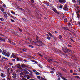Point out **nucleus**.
Here are the masks:
<instances>
[{
	"instance_id": "obj_9",
	"label": "nucleus",
	"mask_w": 80,
	"mask_h": 80,
	"mask_svg": "<svg viewBox=\"0 0 80 80\" xmlns=\"http://www.w3.org/2000/svg\"><path fill=\"white\" fill-rule=\"evenodd\" d=\"M66 51H67V52H72V51H71V50L68 49H66Z\"/></svg>"
},
{
	"instance_id": "obj_38",
	"label": "nucleus",
	"mask_w": 80,
	"mask_h": 80,
	"mask_svg": "<svg viewBox=\"0 0 80 80\" xmlns=\"http://www.w3.org/2000/svg\"><path fill=\"white\" fill-rule=\"evenodd\" d=\"M50 73H54V72L51 71Z\"/></svg>"
},
{
	"instance_id": "obj_7",
	"label": "nucleus",
	"mask_w": 80,
	"mask_h": 80,
	"mask_svg": "<svg viewBox=\"0 0 80 80\" xmlns=\"http://www.w3.org/2000/svg\"><path fill=\"white\" fill-rule=\"evenodd\" d=\"M11 13L13 14V15H15V12H14L13 11H11Z\"/></svg>"
},
{
	"instance_id": "obj_57",
	"label": "nucleus",
	"mask_w": 80,
	"mask_h": 80,
	"mask_svg": "<svg viewBox=\"0 0 80 80\" xmlns=\"http://www.w3.org/2000/svg\"><path fill=\"white\" fill-rule=\"evenodd\" d=\"M11 70L12 72H13V69H11Z\"/></svg>"
},
{
	"instance_id": "obj_5",
	"label": "nucleus",
	"mask_w": 80,
	"mask_h": 80,
	"mask_svg": "<svg viewBox=\"0 0 80 80\" xmlns=\"http://www.w3.org/2000/svg\"><path fill=\"white\" fill-rule=\"evenodd\" d=\"M9 43H10L11 44H12V45H15V43L12 42L11 41H10V40H9Z\"/></svg>"
},
{
	"instance_id": "obj_31",
	"label": "nucleus",
	"mask_w": 80,
	"mask_h": 80,
	"mask_svg": "<svg viewBox=\"0 0 80 80\" xmlns=\"http://www.w3.org/2000/svg\"><path fill=\"white\" fill-rule=\"evenodd\" d=\"M11 21L12 22H15V21H14V20H13V19H11Z\"/></svg>"
},
{
	"instance_id": "obj_4",
	"label": "nucleus",
	"mask_w": 80,
	"mask_h": 80,
	"mask_svg": "<svg viewBox=\"0 0 80 80\" xmlns=\"http://www.w3.org/2000/svg\"><path fill=\"white\" fill-rule=\"evenodd\" d=\"M53 11L54 12H55L56 13H57V14H59L60 13L58 12V11H57V10H56V9L53 10Z\"/></svg>"
},
{
	"instance_id": "obj_23",
	"label": "nucleus",
	"mask_w": 80,
	"mask_h": 80,
	"mask_svg": "<svg viewBox=\"0 0 80 80\" xmlns=\"http://www.w3.org/2000/svg\"><path fill=\"white\" fill-rule=\"evenodd\" d=\"M4 17L5 18H7L8 17V15H7V14H5L4 15Z\"/></svg>"
},
{
	"instance_id": "obj_11",
	"label": "nucleus",
	"mask_w": 80,
	"mask_h": 80,
	"mask_svg": "<svg viewBox=\"0 0 80 80\" xmlns=\"http://www.w3.org/2000/svg\"><path fill=\"white\" fill-rule=\"evenodd\" d=\"M35 74L36 75H39L40 73L38 72H35Z\"/></svg>"
},
{
	"instance_id": "obj_42",
	"label": "nucleus",
	"mask_w": 80,
	"mask_h": 80,
	"mask_svg": "<svg viewBox=\"0 0 80 80\" xmlns=\"http://www.w3.org/2000/svg\"><path fill=\"white\" fill-rule=\"evenodd\" d=\"M51 8H53V9H54V8H55L54 7H53V6H52L51 7Z\"/></svg>"
},
{
	"instance_id": "obj_26",
	"label": "nucleus",
	"mask_w": 80,
	"mask_h": 80,
	"mask_svg": "<svg viewBox=\"0 0 80 80\" xmlns=\"http://www.w3.org/2000/svg\"><path fill=\"white\" fill-rule=\"evenodd\" d=\"M75 78H79V77L78 76H75Z\"/></svg>"
},
{
	"instance_id": "obj_25",
	"label": "nucleus",
	"mask_w": 80,
	"mask_h": 80,
	"mask_svg": "<svg viewBox=\"0 0 80 80\" xmlns=\"http://www.w3.org/2000/svg\"><path fill=\"white\" fill-rule=\"evenodd\" d=\"M67 19H65L64 20V22H67Z\"/></svg>"
},
{
	"instance_id": "obj_15",
	"label": "nucleus",
	"mask_w": 80,
	"mask_h": 80,
	"mask_svg": "<svg viewBox=\"0 0 80 80\" xmlns=\"http://www.w3.org/2000/svg\"><path fill=\"white\" fill-rule=\"evenodd\" d=\"M77 3L78 5H80V1H78V2H77Z\"/></svg>"
},
{
	"instance_id": "obj_55",
	"label": "nucleus",
	"mask_w": 80,
	"mask_h": 80,
	"mask_svg": "<svg viewBox=\"0 0 80 80\" xmlns=\"http://www.w3.org/2000/svg\"><path fill=\"white\" fill-rule=\"evenodd\" d=\"M51 69L52 70H55V69H54V68H51Z\"/></svg>"
},
{
	"instance_id": "obj_14",
	"label": "nucleus",
	"mask_w": 80,
	"mask_h": 80,
	"mask_svg": "<svg viewBox=\"0 0 80 80\" xmlns=\"http://www.w3.org/2000/svg\"><path fill=\"white\" fill-rule=\"evenodd\" d=\"M14 55H15V54H12L11 56V58H12L13 57H14Z\"/></svg>"
},
{
	"instance_id": "obj_39",
	"label": "nucleus",
	"mask_w": 80,
	"mask_h": 80,
	"mask_svg": "<svg viewBox=\"0 0 80 80\" xmlns=\"http://www.w3.org/2000/svg\"><path fill=\"white\" fill-rule=\"evenodd\" d=\"M31 2L32 3H34V0H31Z\"/></svg>"
},
{
	"instance_id": "obj_24",
	"label": "nucleus",
	"mask_w": 80,
	"mask_h": 80,
	"mask_svg": "<svg viewBox=\"0 0 80 80\" xmlns=\"http://www.w3.org/2000/svg\"><path fill=\"white\" fill-rule=\"evenodd\" d=\"M77 17L78 18H80V15L79 14L77 15Z\"/></svg>"
},
{
	"instance_id": "obj_3",
	"label": "nucleus",
	"mask_w": 80,
	"mask_h": 80,
	"mask_svg": "<svg viewBox=\"0 0 80 80\" xmlns=\"http://www.w3.org/2000/svg\"><path fill=\"white\" fill-rule=\"evenodd\" d=\"M0 40H1V41H3V42H5V40L3 38H0Z\"/></svg>"
},
{
	"instance_id": "obj_48",
	"label": "nucleus",
	"mask_w": 80,
	"mask_h": 80,
	"mask_svg": "<svg viewBox=\"0 0 80 80\" xmlns=\"http://www.w3.org/2000/svg\"><path fill=\"white\" fill-rule=\"evenodd\" d=\"M11 17H12V18H14V19L15 18L13 16H11Z\"/></svg>"
},
{
	"instance_id": "obj_28",
	"label": "nucleus",
	"mask_w": 80,
	"mask_h": 80,
	"mask_svg": "<svg viewBox=\"0 0 80 80\" xmlns=\"http://www.w3.org/2000/svg\"><path fill=\"white\" fill-rule=\"evenodd\" d=\"M29 47H30L31 48H33V46L31 45H29Z\"/></svg>"
},
{
	"instance_id": "obj_50",
	"label": "nucleus",
	"mask_w": 80,
	"mask_h": 80,
	"mask_svg": "<svg viewBox=\"0 0 80 80\" xmlns=\"http://www.w3.org/2000/svg\"><path fill=\"white\" fill-rule=\"evenodd\" d=\"M19 70H21V71H23V69H22V68H21L19 69Z\"/></svg>"
},
{
	"instance_id": "obj_18",
	"label": "nucleus",
	"mask_w": 80,
	"mask_h": 80,
	"mask_svg": "<svg viewBox=\"0 0 80 80\" xmlns=\"http://www.w3.org/2000/svg\"><path fill=\"white\" fill-rule=\"evenodd\" d=\"M20 64H18L17 65V67L18 68H19L20 67Z\"/></svg>"
},
{
	"instance_id": "obj_30",
	"label": "nucleus",
	"mask_w": 80,
	"mask_h": 80,
	"mask_svg": "<svg viewBox=\"0 0 80 80\" xmlns=\"http://www.w3.org/2000/svg\"><path fill=\"white\" fill-rule=\"evenodd\" d=\"M59 8H63V6L62 5H61L60 6Z\"/></svg>"
},
{
	"instance_id": "obj_51",
	"label": "nucleus",
	"mask_w": 80,
	"mask_h": 80,
	"mask_svg": "<svg viewBox=\"0 0 80 80\" xmlns=\"http://www.w3.org/2000/svg\"><path fill=\"white\" fill-rule=\"evenodd\" d=\"M9 65H13V64L11 63H9Z\"/></svg>"
},
{
	"instance_id": "obj_36",
	"label": "nucleus",
	"mask_w": 80,
	"mask_h": 80,
	"mask_svg": "<svg viewBox=\"0 0 80 80\" xmlns=\"http://www.w3.org/2000/svg\"><path fill=\"white\" fill-rule=\"evenodd\" d=\"M70 72L71 73H73V71L72 70H70Z\"/></svg>"
},
{
	"instance_id": "obj_22",
	"label": "nucleus",
	"mask_w": 80,
	"mask_h": 80,
	"mask_svg": "<svg viewBox=\"0 0 80 80\" xmlns=\"http://www.w3.org/2000/svg\"><path fill=\"white\" fill-rule=\"evenodd\" d=\"M39 66L41 68H43V67L42 66V65H39Z\"/></svg>"
},
{
	"instance_id": "obj_64",
	"label": "nucleus",
	"mask_w": 80,
	"mask_h": 80,
	"mask_svg": "<svg viewBox=\"0 0 80 80\" xmlns=\"http://www.w3.org/2000/svg\"><path fill=\"white\" fill-rule=\"evenodd\" d=\"M48 62H50V59L48 60Z\"/></svg>"
},
{
	"instance_id": "obj_35",
	"label": "nucleus",
	"mask_w": 80,
	"mask_h": 80,
	"mask_svg": "<svg viewBox=\"0 0 80 80\" xmlns=\"http://www.w3.org/2000/svg\"><path fill=\"white\" fill-rule=\"evenodd\" d=\"M9 71H10V68H8V69L7 72H9Z\"/></svg>"
},
{
	"instance_id": "obj_1",
	"label": "nucleus",
	"mask_w": 80,
	"mask_h": 80,
	"mask_svg": "<svg viewBox=\"0 0 80 80\" xmlns=\"http://www.w3.org/2000/svg\"><path fill=\"white\" fill-rule=\"evenodd\" d=\"M2 54L3 55H4L5 56H10V53L8 52H7L6 51H3L2 52Z\"/></svg>"
},
{
	"instance_id": "obj_41",
	"label": "nucleus",
	"mask_w": 80,
	"mask_h": 80,
	"mask_svg": "<svg viewBox=\"0 0 80 80\" xmlns=\"http://www.w3.org/2000/svg\"><path fill=\"white\" fill-rule=\"evenodd\" d=\"M22 50L24 51V52H25L27 50L26 49H23Z\"/></svg>"
},
{
	"instance_id": "obj_49",
	"label": "nucleus",
	"mask_w": 80,
	"mask_h": 80,
	"mask_svg": "<svg viewBox=\"0 0 80 80\" xmlns=\"http://www.w3.org/2000/svg\"><path fill=\"white\" fill-rule=\"evenodd\" d=\"M12 61H13V62H15V59H12Z\"/></svg>"
},
{
	"instance_id": "obj_19",
	"label": "nucleus",
	"mask_w": 80,
	"mask_h": 80,
	"mask_svg": "<svg viewBox=\"0 0 80 80\" xmlns=\"http://www.w3.org/2000/svg\"><path fill=\"white\" fill-rule=\"evenodd\" d=\"M59 39H61V38H62V37L61 35H59Z\"/></svg>"
},
{
	"instance_id": "obj_47",
	"label": "nucleus",
	"mask_w": 80,
	"mask_h": 80,
	"mask_svg": "<svg viewBox=\"0 0 80 80\" xmlns=\"http://www.w3.org/2000/svg\"><path fill=\"white\" fill-rule=\"evenodd\" d=\"M68 47H70V48H71V47H72V46L70 45H68Z\"/></svg>"
},
{
	"instance_id": "obj_62",
	"label": "nucleus",
	"mask_w": 80,
	"mask_h": 80,
	"mask_svg": "<svg viewBox=\"0 0 80 80\" xmlns=\"http://www.w3.org/2000/svg\"><path fill=\"white\" fill-rule=\"evenodd\" d=\"M33 72H36V70H33Z\"/></svg>"
},
{
	"instance_id": "obj_43",
	"label": "nucleus",
	"mask_w": 80,
	"mask_h": 80,
	"mask_svg": "<svg viewBox=\"0 0 80 80\" xmlns=\"http://www.w3.org/2000/svg\"><path fill=\"white\" fill-rule=\"evenodd\" d=\"M19 31H20V32H22V29H20V28H19Z\"/></svg>"
},
{
	"instance_id": "obj_40",
	"label": "nucleus",
	"mask_w": 80,
	"mask_h": 80,
	"mask_svg": "<svg viewBox=\"0 0 80 80\" xmlns=\"http://www.w3.org/2000/svg\"><path fill=\"white\" fill-rule=\"evenodd\" d=\"M13 58H17V56H16V55H14Z\"/></svg>"
},
{
	"instance_id": "obj_59",
	"label": "nucleus",
	"mask_w": 80,
	"mask_h": 80,
	"mask_svg": "<svg viewBox=\"0 0 80 80\" xmlns=\"http://www.w3.org/2000/svg\"><path fill=\"white\" fill-rule=\"evenodd\" d=\"M29 78H30L29 77H28L27 78V79H29Z\"/></svg>"
},
{
	"instance_id": "obj_17",
	"label": "nucleus",
	"mask_w": 80,
	"mask_h": 80,
	"mask_svg": "<svg viewBox=\"0 0 80 80\" xmlns=\"http://www.w3.org/2000/svg\"><path fill=\"white\" fill-rule=\"evenodd\" d=\"M21 67H26V66H25V65L24 64H22V65H21Z\"/></svg>"
},
{
	"instance_id": "obj_45",
	"label": "nucleus",
	"mask_w": 80,
	"mask_h": 80,
	"mask_svg": "<svg viewBox=\"0 0 80 80\" xmlns=\"http://www.w3.org/2000/svg\"><path fill=\"white\" fill-rule=\"evenodd\" d=\"M30 76H31V77H33V75L32 74H30Z\"/></svg>"
},
{
	"instance_id": "obj_37",
	"label": "nucleus",
	"mask_w": 80,
	"mask_h": 80,
	"mask_svg": "<svg viewBox=\"0 0 80 80\" xmlns=\"http://www.w3.org/2000/svg\"><path fill=\"white\" fill-rule=\"evenodd\" d=\"M47 39H48V40H50V37H47Z\"/></svg>"
},
{
	"instance_id": "obj_54",
	"label": "nucleus",
	"mask_w": 80,
	"mask_h": 80,
	"mask_svg": "<svg viewBox=\"0 0 80 80\" xmlns=\"http://www.w3.org/2000/svg\"><path fill=\"white\" fill-rule=\"evenodd\" d=\"M20 75H23V74L22 73H20Z\"/></svg>"
},
{
	"instance_id": "obj_12",
	"label": "nucleus",
	"mask_w": 80,
	"mask_h": 80,
	"mask_svg": "<svg viewBox=\"0 0 80 80\" xmlns=\"http://www.w3.org/2000/svg\"><path fill=\"white\" fill-rule=\"evenodd\" d=\"M3 75H4V74L3 73H2L1 74V76L2 77H5L3 76Z\"/></svg>"
},
{
	"instance_id": "obj_53",
	"label": "nucleus",
	"mask_w": 80,
	"mask_h": 80,
	"mask_svg": "<svg viewBox=\"0 0 80 80\" xmlns=\"http://www.w3.org/2000/svg\"><path fill=\"white\" fill-rule=\"evenodd\" d=\"M80 11H78V12H76V13H78V12H80Z\"/></svg>"
},
{
	"instance_id": "obj_33",
	"label": "nucleus",
	"mask_w": 80,
	"mask_h": 80,
	"mask_svg": "<svg viewBox=\"0 0 80 80\" xmlns=\"http://www.w3.org/2000/svg\"><path fill=\"white\" fill-rule=\"evenodd\" d=\"M0 20L1 21H3L4 20V19L2 18H1L0 19Z\"/></svg>"
},
{
	"instance_id": "obj_60",
	"label": "nucleus",
	"mask_w": 80,
	"mask_h": 80,
	"mask_svg": "<svg viewBox=\"0 0 80 80\" xmlns=\"http://www.w3.org/2000/svg\"><path fill=\"white\" fill-rule=\"evenodd\" d=\"M0 53H2V50H1V49H0Z\"/></svg>"
},
{
	"instance_id": "obj_52",
	"label": "nucleus",
	"mask_w": 80,
	"mask_h": 80,
	"mask_svg": "<svg viewBox=\"0 0 80 80\" xmlns=\"http://www.w3.org/2000/svg\"><path fill=\"white\" fill-rule=\"evenodd\" d=\"M38 37H37L36 39V40H38Z\"/></svg>"
},
{
	"instance_id": "obj_58",
	"label": "nucleus",
	"mask_w": 80,
	"mask_h": 80,
	"mask_svg": "<svg viewBox=\"0 0 80 80\" xmlns=\"http://www.w3.org/2000/svg\"><path fill=\"white\" fill-rule=\"evenodd\" d=\"M63 28V29H64V30H65V27H63V28Z\"/></svg>"
},
{
	"instance_id": "obj_2",
	"label": "nucleus",
	"mask_w": 80,
	"mask_h": 80,
	"mask_svg": "<svg viewBox=\"0 0 80 80\" xmlns=\"http://www.w3.org/2000/svg\"><path fill=\"white\" fill-rule=\"evenodd\" d=\"M59 3H61L62 4H63V3H66V1L65 0H59Z\"/></svg>"
},
{
	"instance_id": "obj_8",
	"label": "nucleus",
	"mask_w": 80,
	"mask_h": 80,
	"mask_svg": "<svg viewBox=\"0 0 80 80\" xmlns=\"http://www.w3.org/2000/svg\"><path fill=\"white\" fill-rule=\"evenodd\" d=\"M13 76H12V77L13 78H15V77H16V74H13Z\"/></svg>"
},
{
	"instance_id": "obj_16",
	"label": "nucleus",
	"mask_w": 80,
	"mask_h": 80,
	"mask_svg": "<svg viewBox=\"0 0 80 80\" xmlns=\"http://www.w3.org/2000/svg\"><path fill=\"white\" fill-rule=\"evenodd\" d=\"M27 68H23V70H24V71H27Z\"/></svg>"
},
{
	"instance_id": "obj_56",
	"label": "nucleus",
	"mask_w": 80,
	"mask_h": 80,
	"mask_svg": "<svg viewBox=\"0 0 80 80\" xmlns=\"http://www.w3.org/2000/svg\"><path fill=\"white\" fill-rule=\"evenodd\" d=\"M2 58H3V59H6V58H5L4 57H3Z\"/></svg>"
},
{
	"instance_id": "obj_10",
	"label": "nucleus",
	"mask_w": 80,
	"mask_h": 80,
	"mask_svg": "<svg viewBox=\"0 0 80 80\" xmlns=\"http://www.w3.org/2000/svg\"><path fill=\"white\" fill-rule=\"evenodd\" d=\"M72 2L73 3H75L76 2H77V1L75 0H72Z\"/></svg>"
},
{
	"instance_id": "obj_13",
	"label": "nucleus",
	"mask_w": 80,
	"mask_h": 80,
	"mask_svg": "<svg viewBox=\"0 0 80 80\" xmlns=\"http://www.w3.org/2000/svg\"><path fill=\"white\" fill-rule=\"evenodd\" d=\"M50 37H54V36H53L52 35V34H51V33H48Z\"/></svg>"
},
{
	"instance_id": "obj_21",
	"label": "nucleus",
	"mask_w": 80,
	"mask_h": 80,
	"mask_svg": "<svg viewBox=\"0 0 80 80\" xmlns=\"http://www.w3.org/2000/svg\"><path fill=\"white\" fill-rule=\"evenodd\" d=\"M77 9L78 10H80V8H79V7L77 6Z\"/></svg>"
},
{
	"instance_id": "obj_32",
	"label": "nucleus",
	"mask_w": 80,
	"mask_h": 80,
	"mask_svg": "<svg viewBox=\"0 0 80 80\" xmlns=\"http://www.w3.org/2000/svg\"><path fill=\"white\" fill-rule=\"evenodd\" d=\"M57 75H62V74H61V73H59L58 74H57Z\"/></svg>"
},
{
	"instance_id": "obj_20",
	"label": "nucleus",
	"mask_w": 80,
	"mask_h": 80,
	"mask_svg": "<svg viewBox=\"0 0 80 80\" xmlns=\"http://www.w3.org/2000/svg\"><path fill=\"white\" fill-rule=\"evenodd\" d=\"M78 74L76 72H74L73 73V75H78Z\"/></svg>"
},
{
	"instance_id": "obj_27",
	"label": "nucleus",
	"mask_w": 80,
	"mask_h": 80,
	"mask_svg": "<svg viewBox=\"0 0 80 80\" xmlns=\"http://www.w3.org/2000/svg\"><path fill=\"white\" fill-rule=\"evenodd\" d=\"M37 77H38V79H40V76H37Z\"/></svg>"
},
{
	"instance_id": "obj_44",
	"label": "nucleus",
	"mask_w": 80,
	"mask_h": 80,
	"mask_svg": "<svg viewBox=\"0 0 80 80\" xmlns=\"http://www.w3.org/2000/svg\"><path fill=\"white\" fill-rule=\"evenodd\" d=\"M26 73L27 74H28V73H29V72L28 71H26Z\"/></svg>"
},
{
	"instance_id": "obj_6",
	"label": "nucleus",
	"mask_w": 80,
	"mask_h": 80,
	"mask_svg": "<svg viewBox=\"0 0 80 80\" xmlns=\"http://www.w3.org/2000/svg\"><path fill=\"white\" fill-rule=\"evenodd\" d=\"M63 9L64 10H68V8L64 7Z\"/></svg>"
},
{
	"instance_id": "obj_34",
	"label": "nucleus",
	"mask_w": 80,
	"mask_h": 80,
	"mask_svg": "<svg viewBox=\"0 0 80 80\" xmlns=\"http://www.w3.org/2000/svg\"><path fill=\"white\" fill-rule=\"evenodd\" d=\"M1 11H2V12H4V9L2 8L1 9Z\"/></svg>"
},
{
	"instance_id": "obj_29",
	"label": "nucleus",
	"mask_w": 80,
	"mask_h": 80,
	"mask_svg": "<svg viewBox=\"0 0 80 80\" xmlns=\"http://www.w3.org/2000/svg\"><path fill=\"white\" fill-rule=\"evenodd\" d=\"M61 78H62V79H63L64 80H67V79H65V78H63V77H61Z\"/></svg>"
},
{
	"instance_id": "obj_61",
	"label": "nucleus",
	"mask_w": 80,
	"mask_h": 80,
	"mask_svg": "<svg viewBox=\"0 0 80 80\" xmlns=\"http://www.w3.org/2000/svg\"><path fill=\"white\" fill-rule=\"evenodd\" d=\"M3 13V14H6V12H4Z\"/></svg>"
},
{
	"instance_id": "obj_46",
	"label": "nucleus",
	"mask_w": 80,
	"mask_h": 80,
	"mask_svg": "<svg viewBox=\"0 0 80 80\" xmlns=\"http://www.w3.org/2000/svg\"><path fill=\"white\" fill-rule=\"evenodd\" d=\"M52 60H53L52 59H49V62H51V61H52Z\"/></svg>"
},
{
	"instance_id": "obj_63",
	"label": "nucleus",
	"mask_w": 80,
	"mask_h": 80,
	"mask_svg": "<svg viewBox=\"0 0 80 80\" xmlns=\"http://www.w3.org/2000/svg\"><path fill=\"white\" fill-rule=\"evenodd\" d=\"M47 35L48 37H49V35H48V34H47Z\"/></svg>"
}]
</instances>
